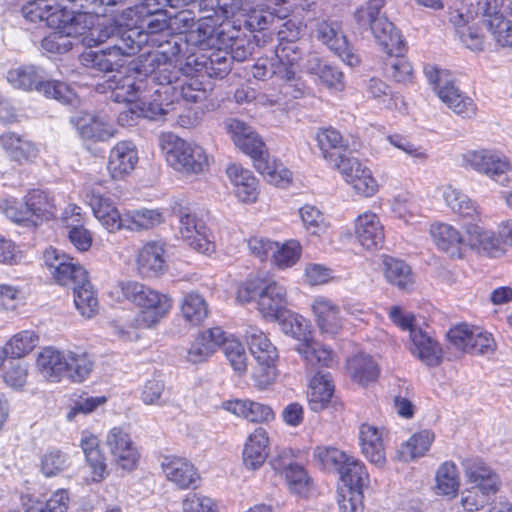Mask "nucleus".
<instances>
[{
    "mask_svg": "<svg viewBox=\"0 0 512 512\" xmlns=\"http://www.w3.org/2000/svg\"><path fill=\"white\" fill-rule=\"evenodd\" d=\"M221 348L233 370L239 375L244 374L247 371L248 357L243 344L226 332V340L221 344Z\"/></svg>",
    "mask_w": 512,
    "mask_h": 512,
    "instance_id": "5fc2aeb1",
    "label": "nucleus"
},
{
    "mask_svg": "<svg viewBox=\"0 0 512 512\" xmlns=\"http://www.w3.org/2000/svg\"><path fill=\"white\" fill-rule=\"evenodd\" d=\"M164 222L161 209H126L123 211L122 230L141 232L150 230Z\"/></svg>",
    "mask_w": 512,
    "mask_h": 512,
    "instance_id": "c9c22d12",
    "label": "nucleus"
},
{
    "mask_svg": "<svg viewBox=\"0 0 512 512\" xmlns=\"http://www.w3.org/2000/svg\"><path fill=\"white\" fill-rule=\"evenodd\" d=\"M139 161L136 145L119 141L109 151L107 170L113 180H123L136 168Z\"/></svg>",
    "mask_w": 512,
    "mask_h": 512,
    "instance_id": "6ab92c4d",
    "label": "nucleus"
},
{
    "mask_svg": "<svg viewBox=\"0 0 512 512\" xmlns=\"http://www.w3.org/2000/svg\"><path fill=\"white\" fill-rule=\"evenodd\" d=\"M460 162L463 168L486 176L503 187L512 185L511 160L499 150L490 148L468 150L461 154Z\"/></svg>",
    "mask_w": 512,
    "mask_h": 512,
    "instance_id": "39448f33",
    "label": "nucleus"
},
{
    "mask_svg": "<svg viewBox=\"0 0 512 512\" xmlns=\"http://www.w3.org/2000/svg\"><path fill=\"white\" fill-rule=\"evenodd\" d=\"M245 338L255 360L279 358L277 348L261 330L251 327L246 332Z\"/></svg>",
    "mask_w": 512,
    "mask_h": 512,
    "instance_id": "3c124183",
    "label": "nucleus"
},
{
    "mask_svg": "<svg viewBox=\"0 0 512 512\" xmlns=\"http://www.w3.org/2000/svg\"><path fill=\"white\" fill-rule=\"evenodd\" d=\"M312 314L317 320L345 319L346 310L333 300L318 296L311 303Z\"/></svg>",
    "mask_w": 512,
    "mask_h": 512,
    "instance_id": "e2e57ef3",
    "label": "nucleus"
},
{
    "mask_svg": "<svg viewBox=\"0 0 512 512\" xmlns=\"http://www.w3.org/2000/svg\"><path fill=\"white\" fill-rule=\"evenodd\" d=\"M485 27L500 47H512V22L505 17L488 19Z\"/></svg>",
    "mask_w": 512,
    "mask_h": 512,
    "instance_id": "774afa93",
    "label": "nucleus"
},
{
    "mask_svg": "<svg viewBox=\"0 0 512 512\" xmlns=\"http://www.w3.org/2000/svg\"><path fill=\"white\" fill-rule=\"evenodd\" d=\"M68 466V455L57 449L47 451L40 459V469L46 477L56 476Z\"/></svg>",
    "mask_w": 512,
    "mask_h": 512,
    "instance_id": "338daca9",
    "label": "nucleus"
},
{
    "mask_svg": "<svg viewBox=\"0 0 512 512\" xmlns=\"http://www.w3.org/2000/svg\"><path fill=\"white\" fill-rule=\"evenodd\" d=\"M460 485L457 466L452 461L444 462L436 473L437 493L445 496H454Z\"/></svg>",
    "mask_w": 512,
    "mask_h": 512,
    "instance_id": "603ef678",
    "label": "nucleus"
},
{
    "mask_svg": "<svg viewBox=\"0 0 512 512\" xmlns=\"http://www.w3.org/2000/svg\"><path fill=\"white\" fill-rule=\"evenodd\" d=\"M180 311L185 320H204L209 317L207 301L195 292H190L182 298Z\"/></svg>",
    "mask_w": 512,
    "mask_h": 512,
    "instance_id": "bf43d9fd",
    "label": "nucleus"
},
{
    "mask_svg": "<svg viewBox=\"0 0 512 512\" xmlns=\"http://www.w3.org/2000/svg\"><path fill=\"white\" fill-rule=\"evenodd\" d=\"M227 177L232 185L234 196L244 204H252L260 195V184L253 173L238 164H231L226 169Z\"/></svg>",
    "mask_w": 512,
    "mask_h": 512,
    "instance_id": "bb28decb",
    "label": "nucleus"
},
{
    "mask_svg": "<svg viewBox=\"0 0 512 512\" xmlns=\"http://www.w3.org/2000/svg\"><path fill=\"white\" fill-rule=\"evenodd\" d=\"M354 235L366 250H376L384 243V226L379 216L372 211L359 214L354 220Z\"/></svg>",
    "mask_w": 512,
    "mask_h": 512,
    "instance_id": "5701e85b",
    "label": "nucleus"
},
{
    "mask_svg": "<svg viewBox=\"0 0 512 512\" xmlns=\"http://www.w3.org/2000/svg\"><path fill=\"white\" fill-rule=\"evenodd\" d=\"M225 340L226 332L218 326L199 332L187 351V361L192 364L208 361Z\"/></svg>",
    "mask_w": 512,
    "mask_h": 512,
    "instance_id": "412c9836",
    "label": "nucleus"
},
{
    "mask_svg": "<svg viewBox=\"0 0 512 512\" xmlns=\"http://www.w3.org/2000/svg\"><path fill=\"white\" fill-rule=\"evenodd\" d=\"M179 233L182 239L194 250L210 255L215 252V243L205 224L197 216L183 209L179 213Z\"/></svg>",
    "mask_w": 512,
    "mask_h": 512,
    "instance_id": "4468645a",
    "label": "nucleus"
},
{
    "mask_svg": "<svg viewBox=\"0 0 512 512\" xmlns=\"http://www.w3.org/2000/svg\"><path fill=\"white\" fill-rule=\"evenodd\" d=\"M475 329L476 327L469 325L467 322H461L447 331V341L455 349L468 353Z\"/></svg>",
    "mask_w": 512,
    "mask_h": 512,
    "instance_id": "0e129e2a",
    "label": "nucleus"
},
{
    "mask_svg": "<svg viewBox=\"0 0 512 512\" xmlns=\"http://www.w3.org/2000/svg\"><path fill=\"white\" fill-rule=\"evenodd\" d=\"M149 80L136 79L131 75L122 77L113 88L112 96L116 102L133 104L145 92Z\"/></svg>",
    "mask_w": 512,
    "mask_h": 512,
    "instance_id": "09e8293b",
    "label": "nucleus"
},
{
    "mask_svg": "<svg viewBox=\"0 0 512 512\" xmlns=\"http://www.w3.org/2000/svg\"><path fill=\"white\" fill-rule=\"evenodd\" d=\"M399 328L407 332L411 341L410 351L423 364L429 367L440 365L443 351L439 343L434 340L418 322H396Z\"/></svg>",
    "mask_w": 512,
    "mask_h": 512,
    "instance_id": "ddd939ff",
    "label": "nucleus"
},
{
    "mask_svg": "<svg viewBox=\"0 0 512 512\" xmlns=\"http://www.w3.org/2000/svg\"><path fill=\"white\" fill-rule=\"evenodd\" d=\"M465 476L474 489L486 495H495L501 480L498 474L481 459H467L463 462Z\"/></svg>",
    "mask_w": 512,
    "mask_h": 512,
    "instance_id": "a878e982",
    "label": "nucleus"
},
{
    "mask_svg": "<svg viewBox=\"0 0 512 512\" xmlns=\"http://www.w3.org/2000/svg\"><path fill=\"white\" fill-rule=\"evenodd\" d=\"M340 479L349 488L362 489L369 483L368 472L365 466L353 456L348 457L340 472Z\"/></svg>",
    "mask_w": 512,
    "mask_h": 512,
    "instance_id": "864d4df0",
    "label": "nucleus"
},
{
    "mask_svg": "<svg viewBox=\"0 0 512 512\" xmlns=\"http://www.w3.org/2000/svg\"><path fill=\"white\" fill-rule=\"evenodd\" d=\"M279 358H265L263 360H255L256 365L252 370V380L254 386L259 390H264L272 385L277 376V361Z\"/></svg>",
    "mask_w": 512,
    "mask_h": 512,
    "instance_id": "052dcab7",
    "label": "nucleus"
},
{
    "mask_svg": "<svg viewBox=\"0 0 512 512\" xmlns=\"http://www.w3.org/2000/svg\"><path fill=\"white\" fill-rule=\"evenodd\" d=\"M424 73L440 100L455 114L464 119L476 116L475 102L455 86L449 71L428 65L424 68Z\"/></svg>",
    "mask_w": 512,
    "mask_h": 512,
    "instance_id": "0eeeda50",
    "label": "nucleus"
},
{
    "mask_svg": "<svg viewBox=\"0 0 512 512\" xmlns=\"http://www.w3.org/2000/svg\"><path fill=\"white\" fill-rule=\"evenodd\" d=\"M302 225L307 233L313 236H322L331 228L329 220L315 206L306 204L299 209Z\"/></svg>",
    "mask_w": 512,
    "mask_h": 512,
    "instance_id": "8fccbe9b",
    "label": "nucleus"
},
{
    "mask_svg": "<svg viewBox=\"0 0 512 512\" xmlns=\"http://www.w3.org/2000/svg\"><path fill=\"white\" fill-rule=\"evenodd\" d=\"M315 140L323 159L332 169L339 164L338 160L350 155L343 152L348 147L347 140L344 139L340 131L333 127L318 129Z\"/></svg>",
    "mask_w": 512,
    "mask_h": 512,
    "instance_id": "c85d7f7f",
    "label": "nucleus"
},
{
    "mask_svg": "<svg viewBox=\"0 0 512 512\" xmlns=\"http://www.w3.org/2000/svg\"><path fill=\"white\" fill-rule=\"evenodd\" d=\"M117 300H127L156 318H165L173 307L172 298L137 281H121L110 292Z\"/></svg>",
    "mask_w": 512,
    "mask_h": 512,
    "instance_id": "20e7f679",
    "label": "nucleus"
},
{
    "mask_svg": "<svg viewBox=\"0 0 512 512\" xmlns=\"http://www.w3.org/2000/svg\"><path fill=\"white\" fill-rule=\"evenodd\" d=\"M346 369L350 378L363 386L375 381L379 376L378 364L365 353H357L348 358Z\"/></svg>",
    "mask_w": 512,
    "mask_h": 512,
    "instance_id": "ea45409f",
    "label": "nucleus"
},
{
    "mask_svg": "<svg viewBox=\"0 0 512 512\" xmlns=\"http://www.w3.org/2000/svg\"><path fill=\"white\" fill-rule=\"evenodd\" d=\"M334 385L329 373L317 372L311 379L308 390V400L312 410L323 409L333 396Z\"/></svg>",
    "mask_w": 512,
    "mask_h": 512,
    "instance_id": "79ce46f5",
    "label": "nucleus"
},
{
    "mask_svg": "<svg viewBox=\"0 0 512 512\" xmlns=\"http://www.w3.org/2000/svg\"><path fill=\"white\" fill-rule=\"evenodd\" d=\"M89 205L94 216L104 229L110 233L122 230L123 212H120L114 202L101 194H92Z\"/></svg>",
    "mask_w": 512,
    "mask_h": 512,
    "instance_id": "72a5a7b5",
    "label": "nucleus"
},
{
    "mask_svg": "<svg viewBox=\"0 0 512 512\" xmlns=\"http://www.w3.org/2000/svg\"><path fill=\"white\" fill-rule=\"evenodd\" d=\"M301 254L302 245L295 239L287 240L282 244L276 242L272 261L279 269H287L294 266L300 260Z\"/></svg>",
    "mask_w": 512,
    "mask_h": 512,
    "instance_id": "6e6d98bb",
    "label": "nucleus"
},
{
    "mask_svg": "<svg viewBox=\"0 0 512 512\" xmlns=\"http://www.w3.org/2000/svg\"><path fill=\"white\" fill-rule=\"evenodd\" d=\"M316 37L347 65L351 67L359 65V56L354 53L337 22L326 20L319 22L316 26Z\"/></svg>",
    "mask_w": 512,
    "mask_h": 512,
    "instance_id": "f3484780",
    "label": "nucleus"
},
{
    "mask_svg": "<svg viewBox=\"0 0 512 512\" xmlns=\"http://www.w3.org/2000/svg\"><path fill=\"white\" fill-rule=\"evenodd\" d=\"M286 289L275 281H266L257 302L262 317L270 320H292L294 314L286 308Z\"/></svg>",
    "mask_w": 512,
    "mask_h": 512,
    "instance_id": "a211bd4d",
    "label": "nucleus"
},
{
    "mask_svg": "<svg viewBox=\"0 0 512 512\" xmlns=\"http://www.w3.org/2000/svg\"><path fill=\"white\" fill-rule=\"evenodd\" d=\"M0 212L25 227H37L56 217L55 196L46 190L31 189L19 201L14 197L0 200Z\"/></svg>",
    "mask_w": 512,
    "mask_h": 512,
    "instance_id": "f03ea898",
    "label": "nucleus"
},
{
    "mask_svg": "<svg viewBox=\"0 0 512 512\" xmlns=\"http://www.w3.org/2000/svg\"><path fill=\"white\" fill-rule=\"evenodd\" d=\"M177 90L167 84H156L154 78L149 81L145 92L136 101V107L143 118L162 120L174 109Z\"/></svg>",
    "mask_w": 512,
    "mask_h": 512,
    "instance_id": "9b49d317",
    "label": "nucleus"
},
{
    "mask_svg": "<svg viewBox=\"0 0 512 512\" xmlns=\"http://www.w3.org/2000/svg\"><path fill=\"white\" fill-rule=\"evenodd\" d=\"M255 169L271 184L275 186H285L292 180V173L282 163L271 157L267 151L266 145L261 149V153L250 156Z\"/></svg>",
    "mask_w": 512,
    "mask_h": 512,
    "instance_id": "7c9ffc66",
    "label": "nucleus"
},
{
    "mask_svg": "<svg viewBox=\"0 0 512 512\" xmlns=\"http://www.w3.org/2000/svg\"><path fill=\"white\" fill-rule=\"evenodd\" d=\"M88 34L83 38L87 46H96L111 39L113 45L104 50H88L81 54V63L101 72H109L122 66V57L134 55L140 49V41L134 39L139 33L135 30L122 31L119 25L112 20H103L95 14L93 24L85 29Z\"/></svg>",
    "mask_w": 512,
    "mask_h": 512,
    "instance_id": "f257e3e1",
    "label": "nucleus"
},
{
    "mask_svg": "<svg viewBox=\"0 0 512 512\" xmlns=\"http://www.w3.org/2000/svg\"><path fill=\"white\" fill-rule=\"evenodd\" d=\"M479 255L497 257L503 253L502 238L494 231L478 224L466 225L465 253L467 250Z\"/></svg>",
    "mask_w": 512,
    "mask_h": 512,
    "instance_id": "4be33fe9",
    "label": "nucleus"
},
{
    "mask_svg": "<svg viewBox=\"0 0 512 512\" xmlns=\"http://www.w3.org/2000/svg\"><path fill=\"white\" fill-rule=\"evenodd\" d=\"M106 445L117 468L130 472L139 461V452L130 435L120 427L112 428L106 437Z\"/></svg>",
    "mask_w": 512,
    "mask_h": 512,
    "instance_id": "dca6fc26",
    "label": "nucleus"
},
{
    "mask_svg": "<svg viewBox=\"0 0 512 512\" xmlns=\"http://www.w3.org/2000/svg\"><path fill=\"white\" fill-rule=\"evenodd\" d=\"M269 437L266 429L256 428L247 438L243 450V463L247 469L260 468L268 457Z\"/></svg>",
    "mask_w": 512,
    "mask_h": 512,
    "instance_id": "f704fd0d",
    "label": "nucleus"
},
{
    "mask_svg": "<svg viewBox=\"0 0 512 512\" xmlns=\"http://www.w3.org/2000/svg\"><path fill=\"white\" fill-rule=\"evenodd\" d=\"M161 468L167 480L179 489H195L199 485L200 475L197 469L185 458L165 456Z\"/></svg>",
    "mask_w": 512,
    "mask_h": 512,
    "instance_id": "b1692460",
    "label": "nucleus"
},
{
    "mask_svg": "<svg viewBox=\"0 0 512 512\" xmlns=\"http://www.w3.org/2000/svg\"><path fill=\"white\" fill-rule=\"evenodd\" d=\"M135 262L141 276L146 278L159 277L167 268L164 243L159 241L146 242L137 251Z\"/></svg>",
    "mask_w": 512,
    "mask_h": 512,
    "instance_id": "393cba45",
    "label": "nucleus"
},
{
    "mask_svg": "<svg viewBox=\"0 0 512 512\" xmlns=\"http://www.w3.org/2000/svg\"><path fill=\"white\" fill-rule=\"evenodd\" d=\"M225 128L234 144L243 153L248 156L261 153L265 143L251 126L241 120L231 118L226 121Z\"/></svg>",
    "mask_w": 512,
    "mask_h": 512,
    "instance_id": "c756f323",
    "label": "nucleus"
},
{
    "mask_svg": "<svg viewBox=\"0 0 512 512\" xmlns=\"http://www.w3.org/2000/svg\"><path fill=\"white\" fill-rule=\"evenodd\" d=\"M74 304L82 317L93 318L99 308L96 291L89 279L73 288Z\"/></svg>",
    "mask_w": 512,
    "mask_h": 512,
    "instance_id": "de8ad7c7",
    "label": "nucleus"
},
{
    "mask_svg": "<svg viewBox=\"0 0 512 512\" xmlns=\"http://www.w3.org/2000/svg\"><path fill=\"white\" fill-rule=\"evenodd\" d=\"M66 351L58 350L52 346L43 348L36 360L40 374L51 382H59L65 377L67 370Z\"/></svg>",
    "mask_w": 512,
    "mask_h": 512,
    "instance_id": "473e14b6",
    "label": "nucleus"
},
{
    "mask_svg": "<svg viewBox=\"0 0 512 512\" xmlns=\"http://www.w3.org/2000/svg\"><path fill=\"white\" fill-rule=\"evenodd\" d=\"M159 146L169 166L185 175L202 174L212 162V156L201 145L170 132L159 136Z\"/></svg>",
    "mask_w": 512,
    "mask_h": 512,
    "instance_id": "7ed1b4c3",
    "label": "nucleus"
},
{
    "mask_svg": "<svg viewBox=\"0 0 512 512\" xmlns=\"http://www.w3.org/2000/svg\"><path fill=\"white\" fill-rule=\"evenodd\" d=\"M474 14L467 11L456 10L451 15V21L461 42L472 51H482L484 48V36L479 29L471 26Z\"/></svg>",
    "mask_w": 512,
    "mask_h": 512,
    "instance_id": "e433bc0d",
    "label": "nucleus"
},
{
    "mask_svg": "<svg viewBox=\"0 0 512 512\" xmlns=\"http://www.w3.org/2000/svg\"><path fill=\"white\" fill-rule=\"evenodd\" d=\"M377 5L367 4L354 14L355 21L361 27L369 26L375 41L382 51L389 56L404 52V41L394 24L380 15Z\"/></svg>",
    "mask_w": 512,
    "mask_h": 512,
    "instance_id": "423d86ee",
    "label": "nucleus"
},
{
    "mask_svg": "<svg viewBox=\"0 0 512 512\" xmlns=\"http://www.w3.org/2000/svg\"><path fill=\"white\" fill-rule=\"evenodd\" d=\"M313 456L324 469L338 473L349 457L345 452L330 446H317L313 451Z\"/></svg>",
    "mask_w": 512,
    "mask_h": 512,
    "instance_id": "680f3d73",
    "label": "nucleus"
},
{
    "mask_svg": "<svg viewBox=\"0 0 512 512\" xmlns=\"http://www.w3.org/2000/svg\"><path fill=\"white\" fill-rule=\"evenodd\" d=\"M445 204L458 216L464 219H475L480 216L479 206L461 189L446 184L441 188Z\"/></svg>",
    "mask_w": 512,
    "mask_h": 512,
    "instance_id": "4c0bfd02",
    "label": "nucleus"
},
{
    "mask_svg": "<svg viewBox=\"0 0 512 512\" xmlns=\"http://www.w3.org/2000/svg\"><path fill=\"white\" fill-rule=\"evenodd\" d=\"M43 260L52 278L61 286H77L89 279L85 267L75 258L53 247L43 253Z\"/></svg>",
    "mask_w": 512,
    "mask_h": 512,
    "instance_id": "9d476101",
    "label": "nucleus"
},
{
    "mask_svg": "<svg viewBox=\"0 0 512 512\" xmlns=\"http://www.w3.org/2000/svg\"><path fill=\"white\" fill-rule=\"evenodd\" d=\"M362 453L370 462L382 465L385 462V449L382 434L377 427L362 424L359 431Z\"/></svg>",
    "mask_w": 512,
    "mask_h": 512,
    "instance_id": "a19ab883",
    "label": "nucleus"
},
{
    "mask_svg": "<svg viewBox=\"0 0 512 512\" xmlns=\"http://www.w3.org/2000/svg\"><path fill=\"white\" fill-rule=\"evenodd\" d=\"M384 276L386 280L399 289H408L414 283L411 268L402 260L390 256L383 258Z\"/></svg>",
    "mask_w": 512,
    "mask_h": 512,
    "instance_id": "a18cd8bd",
    "label": "nucleus"
},
{
    "mask_svg": "<svg viewBox=\"0 0 512 512\" xmlns=\"http://www.w3.org/2000/svg\"><path fill=\"white\" fill-rule=\"evenodd\" d=\"M38 341L39 337L34 331L24 330L12 336L4 348L11 358H21L31 352Z\"/></svg>",
    "mask_w": 512,
    "mask_h": 512,
    "instance_id": "13d9d810",
    "label": "nucleus"
},
{
    "mask_svg": "<svg viewBox=\"0 0 512 512\" xmlns=\"http://www.w3.org/2000/svg\"><path fill=\"white\" fill-rule=\"evenodd\" d=\"M21 500L25 512H67L69 497L65 490H58L45 503L30 495H23Z\"/></svg>",
    "mask_w": 512,
    "mask_h": 512,
    "instance_id": "49530a36",
    "label": "nucleus"
},
{
    "mask_svg": "<svg viewBox=\"0 0 512 512\" xmlns=\"http://www.w3.org/2000/svg\"><path fill=\"white\" fill-rule=\"evenodd\" d=\"M7 81L16 89L41 91L45 81L44 71L34 65H21L7 72Z\"/></svg>",
    "mask_w": 512,
    "mask_h": 512,
    "instance_id": "58836bf2",
    "label": "nucleus"
},
{
    "mask_svg": "<svg viewBox=\"0 0 512 512\" xmlns=\"http://www.w3.org/2000/svg\"><path fill=\"white\" fill-rule=\"evenodd\" d=\"M333 169L338 171L343 181L354 194L362 198H370L378 193L380 184L373 171L355 156L349 155L338 160Z\"/></svg>",
    "mask_w": 512,
    "mask_h": 512,
    "instance_id": "1a4fd4ad",
    "label": "nucleus"
},
{
    "mask_svg": "<svg viewBox=\"0 0 512 512\" xmlns=\"http://www.w3.org/2000/svg\"><path fill=\"white\" fill-rule=\"evenodd\" d=\"M71 122L77 128L80 136L87 140L106 141L117 133L112 123L101 115L81 112L72 117Z\"/></svg>",
    "mask_w": 512,
    "mask_h": 512,
    "instance_id": "cd10ccee",
    "label": "nucleus"
},
{
    "mask_svg": "<svg viewBox=\"0 0 512 512\" xmlns=\"http://www.w3.org/2000/svg\"><path fill=\"white\" fill-rule=\"evenodd\" d=\"M223 408L254 423H269L275 419V413L269 405L249 399L225 401L223 402Z\"/></svg>",
    "mask_w": 512,
    "mask_h": 512,
    "instance_id": "2f4dec72",
    "label": "nucleus"
},
{
    "mask_svg": "<svg viewBox=\"0 0 512 512\" xmlns=\"http://www.w3.org/2000/svg\"><path fill=\"white\" fill-rule=\"evenodd\" d=\"M307 72L319 78L328 88L342 90L344 88L343 73L316 56H311L306 64Z\"/></svg>",
    "mask_w": 512,
    "mask_h": 512,
    "instance_id": "c03bdc74",
    "label": "nucleus"
},
{
    "mask_svg": "<svg viewBox=\"0 0 512 512\" xmlns=\"http://www.w3.org/2000/svg\"><path fill=\"white\" fill-rule=\"evenodd\" d=\"M280 329L299 343L295 350L311 369L332 367L334 360L331 350L313 341L311 322H279Z\"/></svg>",
    "mask_w": 512,
    "mask_h": 512,
    "instance_id": "6e6552de",
    "label": "nucleus"
},
{
    "mask_svg": "<svg viewBox=\"0 0 512 512\" xmlns=\"http://www.w3.org/2000/svg\"><path fill=\"white\" fill-rule=\"evenodd\" d=\"M67 370L65 377L74 383L85 381L94 367V360L90 354L84 351L66 350Z\"/></svg>",
    "mask_w": 512,
    "mask_h": 512,
    "instance_id": "37998d69",
    "label": "nucleus"
},
{
    "mask_svg": "<svg viewBox=\"0 0 512 512\" xmlns=\"http://www.w3.org/2000/svg\"><path fill=\"white\" fill-rule=\"evenodd\" d=\"M432 441L433 434L427 430L414 434L402 445L399 456L405 462L421 457L428 451Z\"/></svg>",
    "mask_w": 512,
    "mask_h": 512,
    "instance_id": "4d7b16f0",
    "label": "nucleus"
},
{
    "mask_svg": "<svg viewBox=\"0 0 512 512\" xmlns=\"http://www.w3.org/2000/svg\"><path fill=\"white\" fill-rule=\"evenodd\" d=\"M0 148L10 161L19 165L33 163L40 153L36 143L11 131L0 135Z\"/></svg>",
    "mask_w": 512,
    "mask_h": 512,
    "instance_id": "aec40b11",
    "label": "nucleus"
},
{
    "mask_svg": "<svg viewBox=\"0 0 512 512\" xmlns=\"http://www.w3.org/2000/svg\"><path fill=\"white\" fill-rule=\"evenodd\" d=\"M279 64L274 70L276 77L286 81L282 91L285 96L299 98L304 94L305 86L301 82L292 84L295 80L298 63L302 57V51L295 42H283L276 49Z\"/></svg>",
    "mask_w": 512,
    "mask_h": 512,
    "instance_id": "f8f14e48",
    "label": "nucleus"
},
{
    "mask_svg": "<svg viewBox=\"0 0 512 512\" xmlns=\"http://www.w3.org/2000/svg\"><path fill=\"white\" fill-rule=\"evenodd\" d=\"M41 93L47 98H53L59 102L69 105H77L79 103L76 93L64 82L45 80Z\"/></svg>",
    "mask_w": 512,
    "mask_h": 512,
    "instance_id": "69168bd1",
    "label": "nucleus"
},
{
    "mask_svg": "<svg viewBox=\"0 0 512 512\" xmlns=\"http://www.w3.org/2000/svg\"><path fill=\"white\" fill-rule=\"evenodd\" d=\"M429 234L435 247L450 259L465 257L466 229L462 232L450 223L435 221L429 227Z\"/></svg>",
    "mask_w": 512,
    "mask_h": 512,
    "instance_id": "2eb2a0df",
    "label": "nucleus"
}]
</instances>
